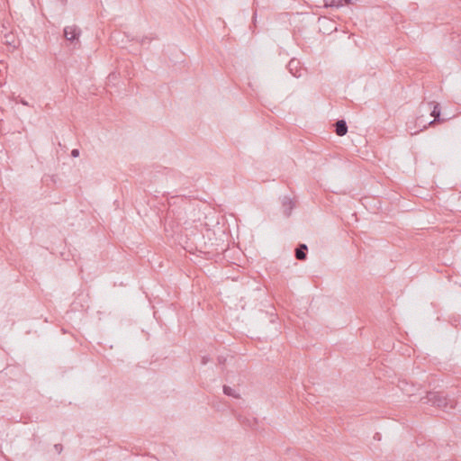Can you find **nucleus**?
<instances>
[{
  "label": "nucleus",
  "mask_w": 461,
  "mask_h": 461,
  "mask_svg": "<svg viewBox=\"0 0 461 461\" xmlns=\"http://www.w3.org/2000/svg\"><path fill=\"white\" fill-rule=\"evenodd\" d=\"M425 399L427 400L426 402H430L432 405H435L444 411L454 409L456 404L455 400L447 399L441 393L436 392L429 393Z\"/></svg>",
  "instance_id": "1"
},
{
  "label": "nucleus",
  "mask_w": 461,
  "mask_h": 461,
  "mask_svg": "<svg viewBox=\"0 0 461 461\" xmlns=\"http://www.w3.org/2000/svg\"><path fill=\"white\" fill-rule=\"evenodd\" d=\"M81 34V30L76 25L66 26L64 28V37L67 41L73 42L77 41Z\"/></svg>",
  "instance_id": "2"
},
{
  "label": "nucleus",
  "mask_w": 461,
  "mask_h": 461,
  "mask_svg": "<svg viewBox=\"0 0 461 461\" xmlns=\"http://www.w3.org/2000/svg\"><path fill=\"white\" fill-rule=\"evenodd\" d=\"M325 6L341 7L346 5L355 4L357 0H323Z\"/></svg>",
  "instance_id": "3"
},
{
  "label": "nucleus",
  "mask_w": 461,
  "mask_h": 461,
  "mask_svg": "<svg viewBox=\"0 0 461 461\" xmlns=\"http://www.w3.org/2000/svg\"><path fill=\"white\" fill-rule=\"evenodd\" d=\"M429 105H432L433 109L431 111V116L434 117V120L429 122V125H433L435 122L439 121L440 116V105L438 103L430 102L429 104Z\"/></svg>",
  "instance_id": "4"
},
{
  "label": "nucleus",
  "mask_w": 461,
  "mask_h": 461,
  "mask_svg": "<svg viewBox=\"0 0 461 461\" xmlns=\"http://www.w3.org/2000/svg\"><path fill=\"white\" fill-rule=\"evenodd\" d=\"M335 131L339 136H344L348 131V126L345 121L339 120L335 123Z\"/></svg>",
  "instance_id": "5"
},
{
  "label": "nucleus",
  "mask_w": 461,
  "mask_h": 461,
  "mask_svg": "<svg viewBox=\"0 0 461 461\" xmlns=\"http://www.w3.org/2000/svg\"><path fill=\"white\" fill-rule=\"evenodd\" d=\"M283 208H284V213L286 216H289L291 213V211L294 208V202L289 197H284L283 199Z\"/></svg>",
  "instance_id": "6"
},
{
  "label": "nucleus",
  "mask_w": 461,
  "mask_h": 461,
  "mask_svg": "<svg viewBox=\"0 0 461 461\" xmlns=\"http://www.w3.org/2000/svg\"><path fill=\"white\" fill-rule=\"evenodd\" d=\"M307 246L305 244L299 245L295 249V257L298 260H304L306 258Z\"/></svg>",
  "instance_id": "7"
},
{
  "label": "nucleus",
  "mask_w": 461,
  "mask_h": 461,
  "mask_svg": "<svg viewBox=\"0 0 461 461\" xmlns=\"http://www.w3.org/2000/svg\"><path fill=\"white\" fill-rule=\"evenodd\" d=\"M223 393L227 396L233 397L236 399H239L240 397V394L238 392V390H236L235 388H232L230 386H228V385L223 386Z\"/></svg>",
  "instance_id": "8"
},
{
  "label": "nucleus",
  "mask_w": 461,
  "mask_h": 461,
  "mask_svg": "<svg viewBox=\"0 0 461 461\" xmlns=\"http://www.w3.org/2000/svg\"><path fill=\"white\" fill-rule=\"evenodd\" d=\"M298 64H299V62L296 61V60H291L288 63V68H289L290 72L293 74V76L295 77H301V73H299L297 71L294 72V69H297Z\"/></svg>",
  "instance_id": "9"
},
{
  "label": "nucleus",
  "mask_w": 461,
  "mask_h": 461,
  "mask_svg": "<svg viewBox=\"0 0 461 461\" xmlns=\"http://www.w3.org/2000/svg\"><path fill=\"white\" fill-rule=\"evenodd\" d=\"M54 450L56 451L57 454H60L63 450V447L61 444H55L54 445Z\"/></svg>",
  "instance_id": "10"
},
{
  "label": "nucleus",
  "mask_w": 461,
  "mask_h": 461,
  "mask_svg": "<svg viewBox=\"0 0 461 461\" xmlns=\"http://www.w3.org/2000/svg\"><path fill=\"white\" fill-rule=\"evenodd\" d=\"M71 156H72L73 158H77V157L79 156V150H78V149H72V151H71Z\"/></svg>",
  "instance_id": "11"
},
{
  "label": "nucleus",
  "mask_w": 461,
  "mask_h": 461,
  "mask_svg": "<svg viewBox=\"0 0 461 461\" xmlns=\"http://www.w3.org/2000/svg\"><path fill=\"white\" fill-rule=\"evenodd\" d=\"M21 104H23V105H25V106H28V105H29L28 102H27V101H25V100H23V99H22V100H21Z\"/></svg>",
  "instance_id": "12"
},
{
  "label": "nucleus",
  "mask_w": 461,
  "mask_h": 461,
  "mask_svg": "<svg viewBox=\"0 0 461 461\" xmlns=\"http://www.w3.org/2000/svg\"><path fill=\"white\" fill-rule=\"evenodd\" d=\"M202 362L203 364H206L208 362V358L206 357H203Z\"/></svg>",
  "instance_id": "13"
}]
</instances>
